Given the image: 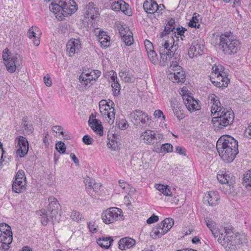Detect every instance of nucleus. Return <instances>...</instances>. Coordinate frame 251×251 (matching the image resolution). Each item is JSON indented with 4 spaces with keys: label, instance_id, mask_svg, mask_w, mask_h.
<instances>
[{
    "label": "nucleus",
    "instance_id": "49",
    "mask_svg": "<svg viewBox=\"0 0 251 251\" xmlns=\"http://www.w3.org/2000/svg\"><path fill=\"white\" fill-rule=\"evenodd\" d=\"M205 222L206 223V226L209 228L210 231L216 228L215 227L216 224L211 219L207 217L205 219Z\"/></svg>",
    "mask_w": 251,
    "mask_h": 251
},
{
    "label": "nucleus",
    "instance_id": "13",
    "mask_svg": "<svg viewBox=\"0 0 251 251\" xmlns=\"http://www.w3.org/2000/svg\"><path fill=\"white\" fill-rule=\"evenodd\" d=\"M81 48L80 41L78 39L70 40L66 45V50L69 56H73Z\"/></svg>",
    "mask_w": 251,
    "mask_h": 251
},
{
    "label": "nucleus",
    "instance_id": "8",
    "mask_svg": "<svg viewBox=\"0 0 251 251\" xmlns=\"http://www.w3.org/2000/svg\"><path fill=\"white\" fill-rule=\"evenodd\" d=\"M62 2L63 14H58V20L62 21L65 17L74 13L77 10L76 3L73 0H57Z\"/></svg>",
    "mask_w": 251,
    "mask_h": 251
},
{
    "label": "nucleus",
    "instance_id": "37",
    "mask_svg": "<svg viewBox=\"0 0 251 251\" xmlns=\"http://www.w3.org/2000/svg\"><path fill=\"white\" fill-rule=\"evenodd\" d=\"M127 34L122 39L126 46H130L133 43L132 33L130 30H127Z\"/></svg>",
    "mask_w": 251,
    "mask_h": 251
},
{
    "label": "nucleus",
    "instance_id": "50",
    "mask_svg": "<svg viewBox=\"0 0 251 251\" xmlns=\"http://www.w3.org/2000/svg\"><path fill=\"white\" fill-rule=\"evenodd\" d=\"M71 216L73 220L76 222H78L82 218L81 214L78 211L75 210L72 211Z\"/></svg>",
    "mask_w": 251,
    "mask_h": 251
},
{
    "label": "nucleus",
    "instance_id": "5",
    "mask_svg": "<svg viewBox=\"0 0 251 251\" xmlns=\"http://www.w3.org/2000/svg\"><path fill=\"white\" fill-rule=\"evenodd\" d=\"M219 48L226 54L235 53L240 49L241 44L236 39H231L229 34H222L220 37Z\"/></svg>",
    "mask_w": 251,
    "mask_h": 251
},
{
    "label": "nucleus",
    "instance_id": "53",
    "mask_svg": "<svg viewBox=\"0 0 251 251\" xmlns=\"http://www.w3.org/2000/svg\"><path fill=\"white\" fill-rule=\"evenodd\" d=\"M82 141L84 144L87 145H92L94 140L88 135H85L82 138Z\"/></svg>",
    "mask_w": 251,
    "mask_h": 251
},
{
    "label": "nucleus",
    "instance_id": "4",
    "mask_svg": "<svg viewBox=\"0 0 251 251\" xmlns=\"http://www.w3.org/2000/svg\"><path fill=\"white\" fill-rule=\"evenodd\" d=\"M234 119V114L231 110L226 109L223 111L219 110L218 115L212 119V123L215 130H219L232 124Z\"/></svg>",
    "mask_w": 251,
    "mask_h": 251
},
{
    "label": "nucleus",
    "instance_id": "64",
    "mask_svg": "<svg viewBox=\"0 0 251 251\" xmlns=\"http://www.w3.org/2000/svg\"><path fill=\"white\" fill-rule=\"evenodd\" d=\"M185 149L180 146H177L176 148V152L178 153L180 155H185Z\"/></svg>",
    "mask_w": 251,
    "mask_h": 251
},
{
    "label": "nucleus",
    "instance_id": "45",
    "mask_svg": "<svg viewBox=\"0 0 251 251\" xmlns=\"http://www.w3.org/2000/svg\"><path fill=\"white\" fill-rule=\"evenodd\" d=\"M175 27H171L170 26H168V25H166L165 26L164 31L161 33L160 35V38H163L164 36L167 35V34H169L170 32V31H174V30H175Z\"/></svg>",
    "mask_w": 251,
    "mask_h": 251
},
{
    "label": "nucleus",
    "instance_id": "18",
    "mask_svg": "<svg viewBox=\"0 0 251 251\" xmlns=\"http://www.w3.org/2000/svg\"><path fill=\"white\" fill-rule=\"evenodd\" d=\"M89 126L97 134L100 136L103 134V127L101 124L100 120L94 119L91 120V116L88 121Z\"/></svg>",
    "mask_w": 251,
    "mask_h": 251
},
{
    "label": "nucleus",
    "instance_id": "29",
    "mask_svg": "<svg viewBox=\"0 0 251 251\" xmlns=\"http://www.w3.org/2000/svg\"><path fill=\"white\" fill-rule=\"evenodd\" d=\"M50 10L54 14L55 17L58 20V14H63L62 2L59 3H54L52 2L50 6Z\"/></svg>",
    "mask_w": 251,
    "mask_h": 251
},
{
    "label": "nucleus",
    "instance_id": "19",
    "mask_svg": "<svg viewBox=\"0 0 251 251\" xmlns=\"http://www.w3.org/2000/svg\"><path fill=\"white\" fill-rule=\"evenodd\" d=\"M135 240L129 237L121 239L119 242V248L122 250H126L132 248L135 244Z\"/></svg>",
    "mask_w": 251,
    "mask_h": 251
},
{
    "label": "nucleus",
    "instance_id": "24",
    "mask_svg": "<svg viewBox=\"0 0 251 251\" xmlns=\"http://www.w3.org/2000/svg\"><path fill=\"white\" fill-rule=\"evenodd\" d=\"M25 181L15 180L13 183L12 190L15 193H22L25 190Z\"/></svg>",
    "mask_w": 251,
    "mask_h": 251
},
{
    "label": "nucleus",
    "instance_id": "39",
    "mask_svg": "<svg viewBox=\"0 0 251 251\" xmlns=\"http://www.w3.org/2000/svg\"><path fill=\"white\" fill-rule=\"evenodd\" d=\"M243 184L246 187L251 188V171H249L244 175Z\"/></svg>",
    "mask_w": 251,
    "mask_h": 251
},
{
    "label": "nucleus",
    "instance_id": "28",
    "mask_svg": "<svg viewBox=\"0 0 251 251\" xmlns=\"http://www.w3.org/2000/svg\"><path fill=\"white\" fill-rule=\"evenodd\" d=\"M171 74L174 75V80L177 83L182 82L184 81L185 78V73L182 70V68L178 70L177 71L171 72Z\"/></svg>",
    "mask_w": 251,
    "mask_h": 251
},
{
    "label": "nucleus",
    "instance_id": "63",
    "mask_svg": "<svg viewBox=\"0 0 251 251\" xmlns=\"http://www.w3.org/2000/svg\"><path fill=\"white\" fill-rule=\"evenodd\" d=\"M62 129V127L60 126H54L52 127V130L53 131L57 132H60V134L62 135H64V132L62 131H61Z\"/></svg>",
    "mask_w": 251,
    "mask_h": 251
},
{
    "label": "nucleus",
    "instance_id": "33",
    "mask_svg": "<svg viewBox=\"0 0 251 251\" xmlns=\"http://www.w3.org/2000/svg\"><path fill=\"white\" fill-rule=\"evenodd\" d=\"M155 188L165 196H171L172 192L168 185L156 184Z\"/></svg>",
    "mask_w": 251,
    "mask_h": 251
},
{
    "label": "nucleus",
    "instance_id": "26",
    "mask_svg": "<svg viewBox=\"0 0 251 251\" xmlns=\"http://www.w3.org/2000/svg\"><path fill=\"white\" fill-rule=\"evenodd\" d=\"M206 198L209 205L211 206H215L217 204L218 201L220 199L219 196L217 191L209 192Z\"/></svg>",
    "mask_w": 251,
    "mask_h": 251
},
{
    "label": "nucleus",
    "instance_id": "57",
    "mask_svg": "<svg viewBox=\"0 0 251 251\" xmlns=\"http://www.w3.org/2000/svg\"><path fill=\"white\" fill-rule=\"evenodd\" d=\"M144 44L147 52L154 50L152 43L150 42L149 40L147 39L145 40Z\"/></svg>",
    "mask_w": 251,
    "mask_h": 251
},
{
    "label": "nucleus",
    "instance_id": "47",
    "mask_svg": "<svg viewBox=\"0 0 251 251\" xmlns=\"http://www.w3.org/2000/svg\"><path fill=\"white\" fill-rule=\"evenodd\" d=\"M88 76V73H85V72H83L82 73V74L80 75L79 77V80L80 82L82 83V82H83V84L85 86H87L89 83L88 80L87 79Z\"/></svg>",
    "mask_w": 251,
    "mask_h": 251
},
{
    "label": "nucleus",
    "instance_id": "25",
    "mask_svg": "<svg viewBox=\"0 0 251 251\" xmlns=\"http://www.w3.org/2000/svg\"><path fill=\"white\" fill-rule=\"evenodd\" d=\"M209 100H210V103H212L211 107L215 109V110L223 111V109L226 108L221 107V104L220 102L219 98L215 94H211L209 96Z\"/></svg>",
    "mask_w": 251,
    "mask_h": 251
},
{
    "label": "nucleus",
    "instance_id": "14",
    "mask_svg": "<svg viewBox=\"0 0 251 251\" xmlns=\"http://www.w3.org/2000/svg\"><path fill=\"white\" fill-rule=\"evenodd\" d=\"M204 49V47L203 44L201 43L200 40L194 41L189 48L188 52V55L190 58H193L198 55H201Z\"/></svg>",
    "mask_w": 251,
    "mask_h": 251
},
{
    "label": "nucleus",
    "instance_id": "27",
    "mask_svg": "<svg viewBox=\"0 0 251 251\" xmlns=\"http://www.w3.org/2000/svg\"><path fill=\"white\" fill-rule=\"evenodd\" d=\"M13 240L12 232L0 233V242L3 244H10Z\"/></svg>",
    "mask_w": 251,
    "mask_h": 251
},
{
    "label": "nucleus",
    "instance_id": "9",
    "mask_svg": "<svg viewBox=\"0 0 251 251\" xmlns=\"http://www.w3.org/2000/svg\"><path fill=\"white\" fill-rule=\"evenodd\" d=\"M129 117L135 126H138L140 124L143 125L147 124L149 120L148 115L138 109H136L130 112Z\"/></svg>",
    "mask_w": 251,
    "mask_h": 251
},
{
    "label": "nucleus",
    "instance_id": "23",
    "mask_svg": "<svg viewBox=\"0 0 251 251\" xmlns=\"http://www.w3.org/2000/svg\"><path fill=\"white\" fill-rule=\"evenodd\" d=\"M128 6V4H126L124 1L122 0L115 1L111 4V8L112 10L116 11L121 10L125 14H128L127 7Z\"/></svg>",
    "mask_w": 251,
    "mask_h": 251
},
{
    "label": "nucleus",
    "instance_id": "48",
    "mask_svg": "<svg viewBox=\"0 0 251 251\" xmlns=\"http://www.w3.org/2000/svg\"><path fill=\"white\" fill-rule=\"evenodd\" d=\"M12 232L11 227L4 223L0 224V233Z\"/></svg>",
    "mask_w": 251,
    "mask_h": 251
},
{
    "label": "nucleus",
    "instance_id": "55",
    "mask_svg": "<svg viewBox=\"0 0 251 251\" xmlns=\"http://www.w3.org/2000/svg\"><path fill=\"white\" fill-rule=\"evenodd\" d=\"M38 31V28L37 27H34V26H32L31 27H30L29 29H28V31H27V36L29 38H31L32 37H36L35 36V34H36V33H35V31Z\"/></svg>",
    "mask_w": 251,
    "mask_h": 251
},
{
    "label": "nucleus",
    "instance_id": "34",
    "mask_svg": "<svg viewBox=\"0 0 251 251\" xmlns=\"http://www.w3.org/2000/svg\"><path fill=\"white\" fill-rule=\"evenodd\" d=\"M26 117H24L23 119V123L22 124V129L26 134H29L32 133L33 131V127L31 125H29L26 121Z\"/></svg>",
    "mask_w": 251,
    "mask_h": 251
},
{
    "label": "nucleus",
    "instance_id": "3",
    "mask_svg": "<svg viewBox=\"0 0 251 251\" xmlns=\"http://www.w3.org/2000/svg\"><path fill=\"white\" fill-rule=\"evenodd\" d=\"M225 234L224 236L223 233L221 234L218 241L226 251L235 250L237 245L243 243L240 235L234 233L230 229L225 228Z\"/></svg>",
    "mask_w": 251,
    "mask_h": 251
},
{
    "label": "nucleus",
    "instance_id": "56",
    "mask_svg": "<svg viewBox=\"0 0 251 251\" xmlns=\"http://www.w3.org/2000/svg\"><path fill=\"white\" fill-rule=\"evenodd\" d=\"M182 68L178 65V63L176 61H172L170 69L173 72L177 71L178 70H180Z\"/></svg>",
    "mask_w": 251,
    "mask_h": 251
},
{
    "label": "nucleus",
    "instance_id": "43",
    "mask_svg": "<svg viewBox=\"0 0 251 251\" xmlns=\"http://www.w3.org/2000/svg\"><path fill=\"white\" fill-rule=\"evenodd\" d=\"M113 94L114 96H118L120 92V85L118 82L112 83L111 84Z\"/></svg>",
    "mask_w": 251,
    "mask_h": 251
},
{
    "label": "nucleus",
    "instance_id": "38",
    "mask_svg": "<svg viewBox=\"0 0 251 251\" xmlns=\"http://www.w3.org/2000/svg\"><path fill=\"white\" fill-rule=\"evenodd\" d=\"M197 16H199V15L197 13H195L193 14L192 19L188 23V25L191 27H197L199 28L200 25L197 24L199 22V19L197 18Z\"/></svg>",
    "mask_w": 251,
    "mask_h": 251
},
{
    "label": "nucleus",
    "instance_id": "58",
    "mask_svg": "<svg viewBox=\"0 0 251 251\" xmlns=\"http://www.w3.org/2000/svg\"><path fill=\"white\" fill-rule=\"evenodd\" d=\"M118 126L122 130L126 129L128 126L127 121L125 119L120 120L118 123Z\"/></svg>",
    "mask_w": 251,
    "mask_h": 251
},
{
    "label": "nucleus",
    "instance_id": "44",
    "mask_svg": "<svg viewBox=\"0 0 251 251\" xmlns=\"http://www.w3.org/2000/svg\"><path fill=\"white\" fill-rule=\"evenodd\" d=\"M55 149L60 153L65 152L66 147L65 144L62 141L58 142L55 145Z\"/></svg>",
    "mask_w": 251,
    "mask_h": 251
},
{
    "label": "nucleus",
    "instance_id": "12",
    "mask_svg": "<svg viewBox=\"0 0 251 251\" xmlns=\"http://www.w3.org/2000/svg\"><path fill=\"white\" fill-rule=\"evenodd\" d=\"M49 204L48 208V211L50 214V219L53 222L56 219V215L58 214V210L59 203L57 200L53 197H50L49 198Z\"/></svg>",
    "mask_w": 251,
    "mask_h": 251
},
{
    "label": "nucleus",
    "instance_id": "10",
    "mask_svg": "<svg viewBox=\"0 0 251 251\" xmlns=\"http://www.w3.org/2000/svg\"><path fill=\"white\" fill-rule=\"evenodd\" d=\"M15 142L17 144V155L20 157H24L28 151V143L27 139L23 136H19L15 139Z\"/></svg>",
    "mask_w": 251,
    "mask_h": 251
},
{
    "label": "nucleus",
    "instance_id": "6",
    "mask_svg": "<svg viewBox=\"0 0 251 251\" xmlns=\"http://www.w3.org/2000/svg\"><path fill=\"white\" fill-rule=\"evenodd\" d=\"M2 59L8 72L10 73H14L17 65H19V58L18 54L11 55L9 50L5 49L2 52Z\"/></svg>",
    "mask_w": 251,
    "mask_h": 251
},
{
    "label": "nucleus",
    "instance_id": "17",
    "mask_svg": "<svg viewBox=\"0 0 251 251\" xmlns=\"http://www.w3.org/2000/svg\"><path fill=\"white\" fill-rule=\"evenodd\" d=\"M141 141L146 145H152L155 143V132L154 130L147 129L141 133Z\"/></svg>",
    "mask_w": 251,
    "mask_h": 251
},
{
    "label": "nucleus",
    "instance_id": "15",
    "mask_svg": "<svg viewBox=\"0 0 251 251\" xmlns=\"http://www.w3.org/2000/svg\"><path fill=\"white\" fill-rule=\"evenodd\" d=\"M171 106L173 110L174 115L178 120H181L184 118L183 110L182 106L176 99H172L170 100Z\"/></svg>",
    "mask_w": 251,
    "mask_h": 251
},
{
    "label": "nucleus",
    "instance_id": "11",
    "mask_svg": "<svg viewBox=\"0 0 251 251\" xmlns=\"http://www.w3.org/2000/svg\"><path fill=\"white\" fill-rule=\"evenodd\" d=\"M164 6L163 4L159 5L154 0H146L143 4V8L144 10L148 14H158L162 13Z\"/></svg>",
    "mask_w": 251,
    "mask_h": 251
},
{
    "label": "nucleus",
    "instance_id": "61",
    "mask_svg": "<svg viewBox=\"0 0 251 251\" xmlns=\"http://www.w3.org/2000/svg\"><path fill=\"white\" fill-rule=\"evenodd\" d=\"M99 106L100 110L101 111V109H103V107H108L109 109V105H107V101L106 100H101L99 102Z\"/></svg>",
    "mask_w": 251,
    "mask_h": 251
},
{
    "label": "nucleus",
    "instance_id": "40",
    "mask_svg": "<svg viewBox=\"0 0 251 251\" xmlns=\"http://www.w3.org/2000/svg\"><path fill=\"white\" fill-rule=\"evenodd\" d=\"M99 41L101 46L107 48L110 45V37L108 35L104 37L101 36L99 38Z\"/></svg>",
    "mask_w": 251,
    "mask_h": 251
},
{
    "label": "nucleus",
    "instance_id": "16",
    "mask_svg": "<svg viewBox=\"0 0 251 251\" xmlns=\"http://www.w3.org/2000/svg\"><path fill=\"white\" fill-rule=\"evenodd\" d=\"M217 179L221 183L232 184L235 181V177L229 171H221L217 175Z\"/></svg>",
    "mask_w": 251,
    "mask_h": 251
},
{
    "label": "nucleus",
    "instance_id": "59",
    "mask_svg": "<svg viewBox=\"0 0 251 251\" xmlns=\"http://www.w3.org/2000/svg\"><path fill=\"white\" fill-rule=\"evenodd\" d=\"M159 220V218L157 216L153 214L147 220V223L149 224L154 223L156 222H157Z\"/></svg>",
    "mask_w": 251,
    "mask_h": 251
},
{
    "label": "nucleus",
    "instance_id": "32",
    "mask_svg": "<svg viewBox=\"0 0 251 251\" xmlns=\"http://www.w3.org/2000/svg\"><path fill=\"white\" fill-rule=\"evenodd\" d=\"M160 224L161 226H162L166 228V229H164V231L167 233L173 226L174 221L172 218H168L164 219Z\"/></svg>",
    "mask_w": 251,
    "mask_h": 251
},
{
    "label": "nucleus",
    "instance_id": "22",
    "mask_svg": "<svg viewBox=\"0 0 251 251\" xmlns=\"http://www.w3.org/2000/svg\"><path fill=\"white\" fill-rule=\"evenodd\" d=\"M87 192L92 197L95 196V194L98 193L100 189V185L98 183H92L89 179L86 180Z\"/></svg>",
    "mask_w": 251,
    "mask_h": 251
},
{
    "label": "nucleus",
    "instance_id": "2",
    "mask_svg": "<svg viewBox=\"0 0 251 251\" xmlns=\"http://www.w3.org/2000/svg\"><path fill=\"white\" fill-rule=\"evenodd\" d=\"M175 39L173 36H168L167 39L161 38L158 43L159 53L161 58L160 63L162 66H165L168 60L173 56L178 46L175 44Z\"/></svg>",
    "mask_w": 251,
    "mask_h": 251
},
{
    "label": "nucleus",
    "instance_id": "54",
    "mask_svg": "<svg viewBox=\"0 0 251 251\" xmlns=\"http://www.w3.org/2000/svg\"><path fill=\"white\" fill-rule=\"evenodd\" d=\"M216 80L220 81L222 82H226L228 83L229 81V79L226 76V74H224L223 75H217L215 77Z\"/></svg>",
    "mask_w": 251,
    "mask_h": 251
},
{
    "label": "nucleus",
    "instance_id": "20",
    "mask_svg": "<svg viewBox=\"0 0 251 251\" xmlns=\"http://www.w3.org/2000/svg\"><path fill=\"white\" fill-rule=\"evenodd\" d=\"M182 98L184 103L189 111L192 112V111L199 110L198 106H196V104L194 103L195 100L193 98L185 95L184 94H183ZM195 102H197V101H195Z\"/></svg>",
    "mask_w": 251,
    "mask_h": 251
},
{
    "label": "nucleus",
    "instance_id": "7",
    "mask_svg": "<svg viewBox=\"0 0 251 251\" xmlns=\"http://www.w3.org/2000/svg\"><path fill=\"white\" fill-rule=\"evenodd\" d=\"M122 210L118 208L111 207L101 214V218L103 222L106 224L113 223L119 219L124 220Z\"/></svg>",
    "mask_w": 251,
    "mask_h": 251
},
{
    "label": "nucleus",
    "instance_id": "41",
    "mask_svg": "<svg viewBox=\"0 0 251 251\" xmlns=\"http://www.w3.org/2000/svg\"><path fill=\"white\" fill-rule=\"evenodd\" d=\"M148 57L151 60V61L154 64H156L158 61V58L157 53L153 50L151 51H149L147 52Z\"/></svg>",
    "mask_w": 251,
    "mask_h": 251
},
{
    "label": "nucleus",
    "instance_id": "42",
    "mask_svg": "<svg viewBox=\"0 0 251 251\" xmlns=\"http://www.w3.org/2000/svg\"><path fill=\"white\" fill-rule=\"evenodd\" d=\"M161 231L162 232H159L158 228L156 226L152 229L151 232V236L153 238L161 237L163 235L166 233L164 230L162 231V229H161Z\"/></svg>",
    "mask_w": 251,
    "mask_h": 251
},
{
    "label": "nucleus",
    "instance_id": "30",
    "mask_svg": "<svg viewBox=\"0 0 251 251\" xmlns=\"http://www.w3.org/2000/svg\"><path fill=\"white\" fill-rule=\"evenodd\" d=\"M113 241L112 238L110 237L100 238L97 240V243L102 248L108 249L112 242Z\"/></svg>",
    "mask_w": 251,
    "mask_h": 251
},
{
    "label": "nucleus",
    "instance_id": "1",
    "mask_svg": "<svg viewBox=\"0 0 251 251\" xmlns=\"http://www.w3.org/2000/svg\"><path fill=\"white\" fill-rule=\"evenodd\" d=\"M216 148L219 155L226 163L232 162L239 152L237 141L229 135L220 137L217 142Z\"/></svg>",
    "mask_w": 251,
    "mask_h": 251
},
{
    "label": "nucleus",
    "instance_id": "36",
    "mask_svg": "<svg viewBox=\"0 0 251 251\" xmlns=\"http://www.w3.org/2000/svg\"><path fill=\"white\" fill-rule=\"evenodd\" d=\"M212 69L213 71L211 75L212 76H214L215 77H216V76L217 75H223L224 74H226L225 72H224L225 68L221 65H215L212 67Z\"/></svg>",
    "mask_w": 251,
    "mask_h": 251
},
{
    "label": "nucleus",
    "instance_id": "52",
    "mask_svg": "<svg viewBox=\"0 0 251 251\" xmlns=\"http://www.w3.org/2000/svg\"><path fill=\"white\" fill-rule=\"evenodd\" d=\"M118 29L122 38L127 35L126 33H127V30H130L127 27H125L122 25L118 26Z\"/></svg>",
    "mask_w": 251,
    "mask_h": 251
},
{
    "label": "nucleus",
    "instance_id": "51",
    "mask_svg": "<svg viewBox=\"0 0 251 251\" xmlns=\"http://www.w3.org/2000/svg\"><path fill=\"white\" fill-rule=\"evenodd\" d=\"M16 179L25 181L26 178L24 171L22 170H20L18 171L15 176V180Z\"/></svg>",
    "mask_w": 251,
    "mask_h": 251
},
{
    "label": "nucleus",
    "instance_id": "21",
    "mask_svg": "<svg viewBox=\"0 0 251 251\" xmlns=\"http://www.w3.org/2000/svg\"><path fill=\"white\" fill-rule=\"evenodd\" d=\"M94 3L90 2L86 5L85 8V17L88 19L94 20L97 15L98 8L94 7Z\"/></svg>",
    "mask_w": 251,
    "mask_h": 251
},
{
    "label": "nucleus",
    "instance_id": "60",
    "mask_svg": "<svg viewBox=\"0 0 251 251\" xmlns=\"http://www.w3.org/2000/svg\"><path fill=\"white\" fill-rule=\"evenodd\" d=\"M109 109L110 110V112H109L108 114L107 118L109 120H113V121L115 118V109L114 107H111Z\"/></svg>",
    "mask_w": 251,
    "mask_h": 251
},
{
    "label": "nucleus",
    "instance_id": "35",
    "mask_svg": "<svg viewBox=\"0 0 251 251\" xmlns=\"http://www.w3.org/2000/svg\"><path fill=\"white\" fill-rule=\"evenodd\" d=\"M40 215L41 216V222L43 226H46L49 220V217L50 218V214L48 211L45 209H42L40 211Z\"/></svg>",
    "mask_w": 251,
    "mask_h": 251
},
{
    "label": "nucleus",
    "instance_id": "31",
    "mask_svg": "<svg viewBox=\"0 0 251 251\" xmlns=\"http://www.w3.org/2000/svg\"><path fill=\"white\" fill-rule=\"evenodd\" d=\"M119 76L121 79L126 82H133L135 79V77L131 75L129 72H119Z\"/></svg>",
    "mask_w": 251,
    "mask_h": 251
},
{
    "label": "nucleus",
    "instance_id": "62",
    "mask_svg": "<svg viewBox=\"0 0 251 251\" xmlns=\"http://www.w3.org/2000/svg\"><path fill=\"white\" fill-rule=\"evenodd\" d=\"M153 115L155 117L159 118L162 117L163 119H165V117L163 114V112L160 110H156L154 112Z\"/></svg>",
    "mask_w": 251,
    "mask_h": 251
},
{
    "label": "nucleus",
    "instance_id": "46",
    "mask_svg": "<svg viewBox=\"0 0 251 251\" xmlns=\"http://www.w3.org/2000/svg\"><path fill=\"white\" fill-rule=\"evenodd\" d=\"M173 146L169 143L163 144L161 147V152H171L173 151Z\"/></svg>",
    "mask_w": 251,
    "mask_h": 251
}]
</instances>
